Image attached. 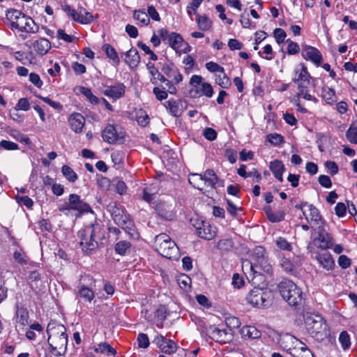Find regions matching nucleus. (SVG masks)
I'll return each instance as SVG.
<instances>
[{"label": "nucleus", "mask_w": 357, "mask_h": 357, "mask_svg": "<svg viewBox=\"0 0 357 357\" xmlns=\"http://www.w3.org/2000/svg\"><path fill=\"white\" fill-rule=\"evenodd\" d=\"M278 289L281 296L289 305L299 309L304 305L305 294L293 281L282 280L278 284Z\"/></svg>", "instance_id": "1"}, {"label": "nucleus", "mask_w": 357, "mask_h": 357, "mask_svg": "<svg viewBox=\"0 0 357 357\" xmlns=\"http://www.w3.org/2000/svg\"><path fill=\"white\" fill-rule=\"evenodd\" d=\"M307 333L319 342H322L329 336V328L319 315H309L305 319Z\"/></svg>", "instance_id": "2"}, {"label": "nucleus", "mask_w": 357, "mask_h": 357, "mask_svg": "<svg viewBox=\"0 0 357 357\" xmlns=\"http://www.w3.org/2000/svg\"><path fill=\"white\" fill-rule=\"evenodd\" d=\"M100 225H88L79 231V236L81 238L80 245L82 250L89 253L91 251L98 248V242L96 238H105L103 234H100Z\"/></svg>", "instance_id": "3"}, {"label": "nucleus", "mask_w": 357, "mask_h": 357, "mask_svg": "<svg viewBox=\"0 0 357 357\" xmlns=\"http://www.w3.org/2000/svg\"><path fill=\"white\" fill-rule=\"evenodd\" d=\"M247 302L256 307H268L271 305L274 295L268 287H254L245 298Z\"/></svg>", "instance_id": "4"}, {"label": "nucleus", "mask_w": 357, "mask_h": 357, "mask_svg": "<svg viewBox=\"0 0 357 357\" xmlns=\"http://www.w3.org/2000/svg\"><path fill=\"white\" fill-rule=\"evenodd\" d=\"M311 239L312 242L308 244L307 248L310 252L314 251V247L322 250L333 248V238L321 225L312 227Z\"/></svg>", "instance_id": "5"}, {"label": "nucleus", "mask_w": 357, "mask_h": 357, "mask_svg": "<svg viewBox=\"0 0 357 357\" xmlns=\"http://www.w3.org/2000/svg\"><path fill=\"white\" fill-rule=\"evenodd\" d=\"M155 245L158 252L164 257L174 259L176 257L178 247L174 241L165 234H160L155 238Z\"/></svg>", "instance_id": "6"}, {"label": "nucleus", "mask_w": 357, "mask_h": 357, "mask_svg": "<svg viewBox=\"0 0 357 357\" xmlns=\"http://www.w3.org/2000/svg\"><path fill=\"white\" fill-rule=\"evenodd\" d=\"M311 79L312 77L304 63H300L295 68L292 81L297 85L298 90L307 89Z\"/></svg>", "instance_id": "7"}, {"label": "nucleus", "mask_w": 357, "mask_h": 357, "mask_svg": "<svg viewBox=\"0 0 357 357\" xmlns=\"http://www.w3.org/2000/svg\"><path fill=\"white\" fill-rule=\"evenodd\" d=\"M64 208L68 210L77 211V216L85 213H93L91 206L80 199V197L76 194H71L69 196L68 202L66 203Z\"/></svg>", "instance_id": "8"}, {"label": "nucleus", "mask_w": 357, "mask_h": 357, "mask_svg": "<svg viewBox=\"0 0 357 357\" xmlns=\"http://www.w3.org/2000/svg\"><path fill=\"white\" fill-rule=\"evenodd\" d=\"M125 132L119 127L107 125L102 132L103 140L109 144H114L124 138Z\"/></svg>", "instance_id": "9"}, {"label": "nucleus", "mask_w": 357, "mask_h": 357, "mask_svg": "<svg viewBox=\"0 0 357 357\" xmlns=\"http://www.w3.org/2000/svg\"><path fill=\"white\" fill-rule=\"evenodd\" d=\"M153 343L155 344L162 353L166 354H172L177 350V344L174 341L167 339L160 334H158L155 336Z\"/></svg>", "instance_id": "10"}, {"label": "nucleus", "mask_w": 357, "mask_h": 357, "mask_svg": "<svg viewBox=\"0 0 357 357\" xmlns=\"http://www.w3.org/2000/svg\"><path fill=\"white\" fill-rule=\"evenodd\" d=\"M245 266H248L250 271H260L266 274H271L273 271L272 266L267 257L257 259L254 262L246 260L243 263V267Z\"/></svg>", "instance_id": "11"}, {"label": "nucleus", "mask_w": 357, "mask_h": 357, "mask_svg": "<svg viewBox=\"0 0 357 357\" xmlns=\"http://www.w3.org/2000/svg\"><path fill=\"white\" fill-rule=\"evenodd\" d=\"M312 253L315 255V259L319 265L326 271H331L335 267V261L331 253L327 250L320 251H313Z\"/></svg>", "instance_id": "12"}, {"label": "nucleus", "mask_w": 357, "mask_h": 357, "mask_svg": "<svg viewBox=\"0 0 357 357\" xmlns=\"http://www.w3.org/2000/svg\"><path fill=\"white\" fill-rule=\"evenodd\" d=\"M206 332L212 340L220 344H225L231 340V336L227 330L210 326L206 329Z\"/></svg>", "instance_id": "13"}, {"label": "nucleus", "mask_w": 357, "mask_h": 357, "mask_svg": "<svg viewBox=\"0 0 357 357\" xmlns=\"http://www.w3.org/2000/svg\"><path fill=\"white\" fill-rule=\"evenodd\" d=\"M301 55L305 60H310L317 66H319L322 61V56L320 52L315 47L310 45H303Z\"/></svg>", "instance_id": "14"}, {"label": "nucleus", "mask_w": 357, "mask_h": 357, "mask_svg": "<svg viewBox=\"0 0 357 357\" xmlns=\"http://www.w3.org/2000/svg\"><path fill=\"white\" fill-rule=\"evenodd\" d=\"M18 22L19 26H17L16 29L20 31L35 33L39 30V26L35 23L33 20L26 15Z\"/></svg>", "instance_id": "15"}, {"label": "nucleus", "mask_w": 357, "mask_h": 357, "mask_svg": "<svg viewBox=\"0 0 357 357\" xmlns=\"http://www.w3.org/2000/svg\"><path fill=\"white\" fill-rule=\"evenodd\" d=\"M52 331L55 329L57 331L58 335L55 337L56 344L55 347H57L59 350H63L66 352L68 345V336L66 333V328L63 325H58L56 327H51Z\"/></svg>", "instance_id": "16"}, {"label": "nucleus", "mask_w": 357, "mask_h": 357, "mask_svg": "<svg viewBox=\"0 0 357 357\" xmlns=\"http://www.w3.org/2000/svg\"><path fill=\"white\" fill-rule=\"evenodd\" d=\"M126 86L122 83H118L113 86H107L102 93L105 96L117 100L123 97L125 94Z\"/></svg>", "instance_id": "17"}, {"label": "nucleus", "mask_w": 357, "mask_h": 357, "mask_svg": "<svg viewBox=\"0 0 357 357\" xmlns=\"http://www.w3.org/2000/svg\"><path fill=\"white\" fill-rule=\"evenodd\" d=\"M195 229L198 236L206 240L213 239L217 233L215 225H199Z\"/></svg>", "instance_id": "18"}, {"label": "nucleus", "mask_w": 357, "mask_h": 357, "mask_svg": "<svg viewBox=\"0 0 357 357\" xmlns=\"http://www.w3.org/2000/svg\"><path fill=\"white\" fill-rule=\"evenodd\" d=\"M68 122L71 129L77 132H82L83 127L85 124L84 117L79 113H73L68 118Z\"/></svg>", "instance_id": "19"}, {"label": "nucleus", "mask_w": 357, "mask_h": 357, "mask_svg": "<svg viewBox=\"0 0 357 357\" xmlns=\"http://www.w3.org/2000/svg\"><path fill=\"white\" fill-rule=\"evenodd\" d=\"M256 272L250 271L249 275L247 276L248 279L251 282L254 287H267L268 283L264 275L266 273L260 271Z\"/></svg>", "instance_id": "20"}, {"label": "nucleus", "mask_w": 357, "mask_h": 357, "mask_svg": "<svg viewBox=\"0 0 357 357\" xmlns=\"http://www.w3.org/2000/svg\"><path fill=\"white\" fill-rule=\"evenodd\" d=\"M163 105L175 117H178L182 114V102L180 100L170 99L165 102Z\"/></svg>", "instance_id": "21"}, {"label": "nucleus", "mask_w": 357, "mask_h": 357, "mask_svg": "<svg viewBox=\"0 0 357 357\" xmlns=\"http://www.w3.org/2000/svg\"><path fill=\"white\" fill-rule=\"evenodd\" d=\"M125 62L130 68H135L140 62V56L136 49L131 48L125 53Z\"/></svg>", "instance_id": "22"}, {"label": "nucleus", "mask_w": 357, "mask_h": 357, "mask_svg": "<svg viewBox=\"0 0 357 357\" xmlns=\"http://www.w3.org/2000/svg\"><path fill=\"white\" fill-rule=\"evenodd\" d=\"M217 248L222 254H226L229 252L238 253V248L231 239H222L217 243Z\"/></svg>", "instance_id": "23"}, {"label": "nucleus", "mask_w": 357, "mask_h": 357, "mask_svg": "<svg viewBox=\"0 0 357 357\" xmlns=\"http://www.w3.org/2000/svg\"><path fill=\"white\" fill-rule=\"evenodd\" d=\"M33 47L37 54L43 56L49 52L51 43L47 39L41 38L33 43Z\"/></svg>", "instance_id": "24"}, {"label": "nucleus", "mask_w": 357, "mask_h": 357, "mask_svg": "<svg viewBox=\"0 0 357 357\" xmlns=\"http://www.w3.org/2000/svg\"><path fill=\"white\" fill-rule=\"evenodd\" d=\"M156 211L163 220L167 221H171L174 216L172 206L165 203H159L156 206Z\"/></svg>", "instance_id": "25"}, {"label": "nucleus", "mask_w": 357, "mask_h": 357, "mask_svg": "<svg viewBox=\"0 0 357 357\" xmlns=\"http://www.w3.org/2000/svg\"><path fill=\"white\" fill-rule=\"evenodd\" d=\"M270 169L274 176L280 181L282 182V174L285 170L284 165L281 160H275L270 162Z\"/></svg>", "instance_id": "26"}, {"label": "nucleus", "mask_w": 357, "mask_h": 357, "mask_svg": "<svg viewBox=\"0 0 357 357\" xmlns=\"http://www.w3.org/2000/svg\"><path fill=\"white\" fill-rule=\"evenodd\" d=\"M25 14L22 13L20 10H16V9H8L6 11V16L7 20H8L10 22L11 28L16 29L17 26H19V22L22 18V17L24 16Z\"/></svg>", "instance_id": "27"}, {"label": "nucleus", "mask_w": 357, "mask_h": 357, "mask_svg": "<svg viewBox=\"0 0 357 357\" xmlns=\"http://www.w3.org/2000/svg\"><path fill=\"white\" fill-rule=\"evenodd\" d=\"M303 213L308 222H317L321 219L319 210L312 205H307L306 208L303 210Z\"/></svg>", "instance_id": "28"}, {"label": "nucleus", "mask_w": 357, "mask_h": 357, "mask_svg": "<svg viewBox=\"0 0 357 357\" xmlns=\"http://www.w3.org/2000/svg\"><path fill=\"white\" fill-rule=\"evenodd\" d=\"M16 322L24 326L29 324V312L26 308L16 305Z\"/></svg>", "instance_id": "29"}, {"label": "nucleus", "mask_w": 357, "mask_h": 357, "mask_svg": "<svg viewBox=\"0 0 357 357\" xmlns=\"http://www.w3.org/2000/svg\"><path fill=\"white\" fill-rule=\"evenodd\" d=\"M301 98H303L307 100H312L314 102L317 101L316 98L308 93L307 89H299L298 93L292 98L291 102H293L294 105H298V102H300Z\"/></svg>", "instance_id": "30"}, {"label": "nucleus", "mask_w": 357, "mask_h": 357, "mask_svg": "<svg viewBox=\"0 0 357 357\" xmlns=\"http://www.w3.org/2000/svg\"><path fill=\"white\" fill-rule=\"evenodd\" d=\"M167 42L171 47L177 51L181 47L183 38L178 33L172 32Z\"/></svg>", "instance_id": "31"}, {"label": "nucleus", "mask_w": 357, "mask_h": 357, "mask_svg": "<svg viewBox=\"0 0 357 357\" xmlns=\"http://www.w3.org/2000/svg\"><path fill=\"white\" fill-rule=\"evenodd\" d=\"M102 50L105 52L107 56L109 59H112L115 64H119L120 59L118 56V54L116 50L112 45H110L109 44H105L102 46Z\"/></svg>", "instance_id": "32"}, {"label": "nucleus", "mask_w": 357, "mask_h": 357, "mask_svg": "<svg viewBox=\"0 0 357 357\" xmlns=\"http://www.w3.org/2000/svg\"><path fill=\"white\" fill-rule=\"evenodd\" d=\"M78 296L88 302H91L95 297L93 290L84 284L80 286L78 291Z\"/></svg>", "instance_id": "33"}, {"label": "nucleus", "mask_w": 357, "mask_h": 357, "mask_svg": "<svg viewBox=\"0 0 357 357\" xmlns=\"http://www.w3.org/2000/svg\"><path fill=\"white\" fill-rule=\"evenodd\" d=\"M77 22L81 24H89L93 21V15L82 7L79 8Z\"/></svg>", "instance_id": "34"}, {"label": "nucleus", "mask_w": 357, "mask_h": 357, "mask_svg": "<svg viewBox=\"0 0 357 357\" xmlns=\"http://www.w3.org/2000/svg\"><path fill=\"white\" fill-rule=\"evenodd\" d=\"M196 22L199 29L203 31L209 30L212 25V22L206 15L197 14Z\"/></svg>", "instance_id": "35"}, {"label": "nucleus", "mask_w": 357, "mask_h": 357, "mask_svg": "<svg viewBox=\"0 0 357 357\" xmlns=\"http://www.w3.org/2000/svg\"><path fill=\"white\" fill-rule=\"evenodd\" d=\"M202 79L200 75H194L191 77L190 85L192 86L191 93H193L194 96H197L199 93L202 84Z\"/></svg>", "instance_id": "36"}, {"label": "nucleus", "mask_w": 357, "mask_h": 357, "mask_svg": "<svg viewBox=\"0 0 357 357\" xmlns=\"http://www.w3.org/2000/svg\"><path fill=\"white\" fill-rule=\"evenodd\" d=\"M131 244L127 241H121L115 244L114 250L115 252L121 255L125 256L127 252L130 250Z\"/></svg>", "instance_id": "37"}, {"label": "nucleus", "mask_w": 357, "mask_h": 357, "mask_svg": "<svg viewBox=\"0 0 357 357\" xmlns=\"http://www.w3.org/2000/svg\"><path fill=\"white\" fill-rule=\"evenodd\" d=\"M322 97L328 104H333L336 101L335 91L328 86L323 87Z\"/></svg>", "instance_id": "38"}, {"label": "nucleus", "mask_w": 357, "mask_h": 357, "mask_svg": "<svg viewBox=\"0 0 357 357\" xmlns=\"http://www.w3.org/2000/svg\"><path fill=\"white\" fill-rule=\"evenodd\" d=\"M203 176V181L209 183L211 187H214L218 183V177L213 169L205 171Z\"/></svg>", "instance_id": "39"}, {"label": "nucleus", "mask_w": 357, "mask_h": 357, "mask_svg": "<svg viewBox=\"0 0 357 357\" xmlns=\"http://www.w3.org/2000/svg\"><path fill=\"white\" fill-rule=\"evenodd\" d=\"M94 351L97 353L105 354L107 356L115 355L116 353V350L106 342L99 344Z\"/></svg>", "instance_id": "40"}, {"label": "nucleus", "mask_w": 357, "mask_h": 357, "mask_svg": "<svg viewBox=\"0 0 357 357\" xmlns=\"http://www.w3.org/2000/svg\"><path fill=\"white\" fill-rule=\"evenodd\" d=\"M280 265L283 270L287 273L294 275L296 272V266L291 261L286 257H282L280 260Z\"/></svg>", "instance_id": "41"}, {"label": "nucleus", "mask_w": 357, "mask_h": 357, "mask_svg": "<svg viewBox=\"0 0 357 357\" xmlns=\"http://www.w3.org/2000/svg\"><path fill=\"white\" fill-rule=\"evenodd\" d=\"M133 17L137 20L142 26H146L150 22L147 13L142 10H135L133 14Z\"/></svg>", "instance_id": "42"}, {"label": "nucleus", "mask_w": 357, "mask_h": 357, "mask_svg": "<svg viewBox=\"0 0 357 357\" xmlns=\"http://www.w3.org/2000/svg\"><path fill=\"white\" fill-rule=\"evenodd\" d=\"M79 92L83 94L88 100L93 105H97L99 102V99L93 94L91 90L84 86H80L79 89Z\"/></svg>", "instance_id": "43"}, {"label": "nucleus", "mask_w": 357, "mask_h": 357, "mask_svg": "<svg viewBox=\"0 0 357 357\" xmlns=\"http://www.w3.org/2000/svg\"><path fill=\"white\" fill-rule=\"evenodd\" d=\"M213 93L214 91L211 84L208 82H202L199 91L197 93V96L200 97L202 96H205L208 98H211L213 95Z\"/></svg>", "instance_id": "44"}, {"label": "nucleus", "mask_w": 357, "mask_h": 357, "mask_svg": "<svg viewBox=\"0 0 357 357\" xmlns=\"http://www.w3.org/2000/svg\"><path fill=\"white\" fill-rule=\"evenodd\" d=\"M347 139L352 144H357V121L353 123L346 133Z\"/></svg>", "instance_id": "45"}, {"label": "nucleus", "mask_w": 357, "mask_h": 357, "mask_svg": "<svg viewBox=\"0 0 357 357\" xmlns=\"http://www.w3.org/2000/svg\"><path fill=\"white\" fill-rule=\"evenodd\" d=\"M61 172L66 178L70 182H75L77 179V174L68 165H63L62 167Z\"/></svg>", "instance_id": "46"}, {"label": "nucleus", "mask_w": 357, "mask_h": 357, "mask_svg": "<svg viewBox=\"0 0 357 357\" xmlns=\"http://www.w3.org/2000/svg\"><path fill=\"white\" fill-rule=\"evenodd\" d=\"M215 82L223 89H227L231 84L229 78L225 72L215 75Z\"/></svg>", "instance_id": "47"}, {"label": "nucleus", "mask_w": 357, "mask_h": 357, "mask_svg": "<svg viewBox=\"0 0 357 357\" xmlns=\"http://www.w3.org/2000/svg\"><path fill=\"white\" fill-rule=\"evenodd\" d=\"M338 340L344 350L349 349L351 346L350 336L347 331H342L339 335Z\"/></svg>", "instance_id": "48"}, {"label": "nucleus", "mask_w": 357, "mask_h": 357, "mask_svg": "<svg viewBox=\"0 0 357 357\" xmlns=\"http://www.w3.org/2000/svg\"><path fill=\"white\" fill-rule=\"evenodd\" d=\"M51 331H52L51 325L48 324L47 328V333L48 335V340H47V341H48L50 347L51 349V352L55 356H57V357L61 356L64 355V354L66 352H64L63 350H59L57 347H54L53 345V344L50 342V340L51 336H52Z\"/></svg>", "instance_id": "49"}, {"label": "nucleus", "mask_w": 357, "mask_h": 357, "mask_svg": "<svg viewBox=\"0 0 357 357\" xmlns=\"http://www.w3.org/2000/svg\"><path fill=\"white\" fill-rule=\"evenodd\" d=\"M241 332L243 335L250 338H257L260 336V332L254 326H244Z\"/></svg>", "instance_id": "50"}, {"label": "nucleus", "mask_w": 357, "mask_h": 357, "mask_svg": "<svg viewBox=\"0 0 357 357\" xmlns=\"http://www.w3.org/2000/svg\"><path fill=\"white\" fill-rule=\"evenodd\" d=\"M203 176L202 174H194L192 177L189 178V182L193 185L194 188L198 190H202L203 187L202 183H203Z\"/></svg>", "instance_id": "51"}, {"label": "nucleus", "mask_w": 357, "mask_h": 357, "mask_svg": "<svg viewBox=\"0 0 357 357\" xmlns=\"http://www.w3.org/2000/svg\"><path fill=\"white\" fill-rule=\"evenodd\" d=\"M267 140L272 144L278 146L284 142V137L278 133H271L266 136Z\"/></svg>", "instance_id": "52"}, {"label": "nucleus", "mask_w": 357, "mask_h": 357, "mask_svg": "<svg viewBox=\"0 0 357 357\" xmlns=\"http://www.w3.org/2000/svg\"><path fill=\"white\" fill-rule=\"evenodd\" d=\"M137 341L138 347L139 348L146 349L150 344V342H149L148 335L143 333H140L138 334Z\"/></svg>", "instance_id": "53"}, {"label": "nucleus", "mask_w": 357, "mask_h": 357, "mask_svg": "<svg viewBox=\"0 0 357 357\" xmlns=\"http://www.w3.org/2000/svg\"><path fill=\"white\" fill-rule=\"evenodd\" d=\"M252 257L255 261L257 259L267 257L264 248L262 246L255 247L252 250Z\"/></svg>", "instance_id": "54"}, {"label": "nucleus", "mask_w": 357, "mask_h": 357, "mask_svg": "<svg viewBox=\"0 0 357 357\" xmlns=\"http://www.w3.org/2000/svg\"><path fill=\"white\" fill-rule=\"evenodd\" d=\"M225 323L230 331H232L235 328H238L241 326V322L239 319L235 317H229L226 318Z\"/></svg>", "instance_id": "55"}, {"label": "nucleus", "mask_w": 357, "mask_h": 357, "mask_svg": "<svg viewBox=\"0 0 357 357\" xmlns=\"http://www.w3.org/2000/svg\"><path fill=\"white\" fill-rule=\"evenodd\" d=\"M206 68L211 73H215L218 72L220 73H224L225 69L223 67L220 66L219 64H218L215 62L213 61H209L207 62L205 65Z\"/></svg>", "instance_id": "56"}, {"label": "nucleus", "mask_w": 357, "mask_h": 357, "mask_svg": "<svg viewBox=\"0 0 357 357\" xmlns=\"http://www.w3.org/2000/svg\"><path fill=\"white\" fill-rule=\"evenodd\" d=\"M125 158V153L121 151H115L112 153L111 158L115 165H119L123 162Z\"/></svg>", "instance_id": "57"}, {"label": "nucleus", "mask_w": 357, "mask_h": 357, "mask_svg": "<svg viewBox=\"0 0 357 357\" xmlns=\"http://www.w3.org/2000/svg\"><path fill=\"white\" fill-rule=\"evenodd\" d=\"M276 245L278 248L284 250L290 251L292 248L291 244L282 237H279L276 240Z\"/></svg>", "instance_id": "58"}, {"label": "nucleus", "mask_w": 357, "mask_h": 357, "mask_svg": "<svg viewBox=\"0 0 357 357\" xmlns=\"http://www.w3.org/2000/svg\"><path fill=\"white\" fill-rule=\"evenodd\" d=\"M63 10L66 12V13L69 16V17H71L74 21L77 22V17H79L78 16V13H79V8L77 9V10H75V9H73L71 6H70L69 5H65L63 7Z\"/></svg>", "instance_id": "59"}, {"label": "nucleus", "mask_w": 357, "mask_h": 357, "mask_svg": "<svg viewBox=\"0 0 357 357\" xmlns=\"http://www.w3.org/2000/svg\"><path fill=\"white\" fill-rule=\"evenodd\" d=\"M153 93L155 96L157 100L162 101L165 100L167 96V92L164 89H160L159 87H154L153 89Z\"/></svg>", "instance_id": "60"}, {"label": "nucleus", "mask_w": 357, "mask_h": 357, "mask_svg": "<svg viewBox=\"0 0 357 357\" xmlns=\"http://www.w3.org/2000/svg\"><path fill=\"white\" fill-rule=\"evenodd\" d=\"M155 317H157L158 320L160 321V324H157V326L158 327H162V322L165 320L167 317L166 309L165 308V307H160L156 310Z\"/></svg>", "instance_id": "61"}, {"label": "nucleus", "mask_w": 357, "mask_h": 357, "mask_svg": "<svg viewBox=\"0 0 357 357\" xmlns=\"http://www.w3.org/2000/svg\"><path fill=\"white\" fill-rule=\"evenodd\" d=\"M273 33H274V37L278 44L282 43L284 41L287 34L283 29H282L280 28H276L274 30Z\"/></svg>", "instance_id": "62"}, {"label": "nucleus", "mask_w": 357, "mask_h": 357, "mask_svg": "<svg viewBox=\"0 0 357 357\" xmlns=\"http://www.w3.org/2000/svg\"><path fill=\"white\" fill-rule=\"evenodd\" d=\"M41 100H43L45 102L48 104L50 106L53 107L55 109H57L59 111H61L63 109L62 105L59 102L53 101L52 99H50L48 97H43V96H38Z\"/></svg>", "instance_id": "63"}, {"label": "nucleus", "mask_w": 357, "mask_h": 357, "mask_svg": "<svg viewBox=\"0 0 357 357\" xmlns=\"http://www.w3.org/2000/svg\"><path fill=\"white\" fill-rule=\"evenodd\" d=\"M266 213L267 215L268 220L272 222L282 221L284 215L282 213H280L279 215L273 214L271 211V209L269 207L266 208Z\"/></svg>", "instance_id": "64"}]
</instances>
